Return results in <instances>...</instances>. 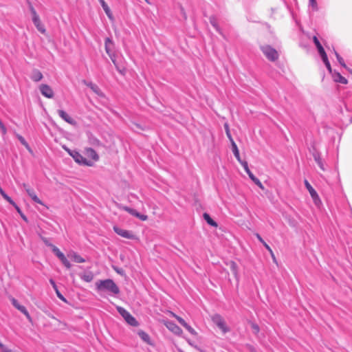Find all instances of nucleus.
Here are the masks:
<instances>
[{"instance_id":"obj_1","label":"nucleus","mask_w":352,"mask_h":352,"mask_svg":"<svg viewBox=\"0 0 352 352\" xmlns=\"http://www.w3.org/2000/svg\"><path fill=\"white\" fill-rule=\"evenodd\" d=\"M98 292H107L110 295H118L120 293L118 286L112 279L99 280L96 283Z\"/></svg>"},{"instance_id":"obj_2","label":"nucleus","mask_w":352,"mask_h":352,"mask_svg":"<svg viewBox=\"0 0 352 352\" xmlns=\"http://www.w3.org/2000/svg\"><path fill=\"white\" fill-rule=\"evenodd\" d=\"M117 311L129 325L132 327L138 326L139 323L137 320L124 308L117 307Z\"/></svg>"},{"instance_id":"obj_3","label":"nucleus","mask_w":352,"mask_h":352,"mask_svg":"<svg viewBox=\"0 0 352 352\" xmlns=\"http://www.w3.org/2000/svg\"><path fill=\"white\" fill-rule=\"evenodd\" d=\"M261 50L265 57L270 61H275L278 58V52L269 45L261 46Z\"/></svg>"},{"instance_id":"obj_4","label":"nucleus","mask_w":352,"mask_h":352,"mask_svg":"<svg viewBox=\"0 0 352 352\" xmlns=\"http://www.w3.org/2000/svg\"><path fill=\"white\" fill-rule=\"evenodd\" d=\"M70 156L72 157L74 161L80 165L92 166L94 164L93 162L87 160L77 151H73L72 153H70Z\"/></svg>"},{"instance_id":"obj_5","label":"nucleus","mask_w":352,"mask_h":352,"mask_svg":"<svg viewBox=\"0 0 352 352\" xmlns=\"http://www.w3.org/2000/svg\"><path fill=\"white\" fill-rule=\"evenodd\" d=\"M241 164L243 167L246 173L248 175L249 177L254 182V183L260 188L263 189L264 187L261 181L257 177H256L250 170L248 162L246 161L241 162Z\"/></svg>"},{"instance_id":"obj_6","label":"nucleus","mask_w":352,"mask_h":352,"mask_svg":"<svg viewBox=\"0 0 352 352\" xmlns=\"http://www.w3.org/2000/svg\"><path fill=\"white\" fill-rule=\"evenodd\" d=\"M113 229V231L117 234H118L119 236H120L123 238L128 239H136L135 235L131 231L122 229L117 226H114Z\"/></svg>"},{"instance_id":"obj_7","label":"nucleus","mask_w":352,"mask_h":352,"mask_svg":"<svg viewBox=\"0 0 352 352\" xmlns=\"http://www.w3.org/2000/svg\"><path fill=\"white\" fill-rule=\"evenodd\" d=\"M171 314L174 318L177 319L179 323L181 325H182L190 334L193 336H196L197 334L196 331L192 327H191L188 323H186V321L182 318L173 312L171 313Z\"/></svg>"},{"instance_id":"obj_8","label":"nucleus","mask_w":352,"mask_h":352,"mask_svg":"<svg viewBox=\"0 0 352 352\" xmlns=\"http://www.w3.org/2000/svg\"><path fill=\"white\" fill-rule=\"evenodd\" d=\"M39 90L43 96L47 98H52L54 97V91L52 89L46 84H41L39 87Z\"/></svg>"},{"instance_id":"obj_9","label":"nucleus","mask_w":352,"mask_h":352,"mask_svg":"<svg viewBox=\"0 0 352 352\" xmlns=\"http://www.w3.org/2000/svg\"><path fill=\"white\" fill-rule=\"evenodd\" d=\"M58 116L68 124L75 126L76 125V121L72 118L69 114L62 109L57 111Z\"/></svg>"},{"instance_id":"obj_10","label":"nucleus","mask_w":352,"mask_h":352,"mask_svg":"<svg viewBox=\"0 0 352 352\" xmlns=\"http://www.w3.org/2000/svg\"><path fill=\"white\" fill-rule=\"evenodd\" d=\"M82 83L85 85L87 87H89L95 94H96L98 96H102V93L99 88V87L93 83L92 82H88L85 80H82Z\"/></svg>"},{"instance_id":"obj_11","label":"nucleus","mask_w":352,"mask_h":352,"mask_svg":"<svg viewBox=\"0 0 352 352\" xmlns=\"http://www.w3.org/2000/svg\"><path fill=\"white\" fill-rule=\"evenodd\" d=\"M331 74L335 82L344 85L347 84V80L344 77H343L339 72L334 71Z\"/></svg>"},{"instance_id":"obj_12","label":"nucleus","mask_w":352,"mask_h":352,"mask_svg":"<svg viewBox=\"0 0 352 352\" xmlns=\"http://www.w3.org/2000/svg\"><path fill=\"white\" fill-rule=\"evenodd\" d=\"M98 1L100 3L102 9L104 10V11L105 14H107V16H108V18L110 20H113V14L111 11V9L109 8V7L107 4V3L104 1V0H98Z\"/></svg>"},{"instance_id":"obj_13","label":"nucleus","mask_w":352,"mask_h":352,"mask_svg":"<svg viewBox=\"0 0 352 352\" xmlns=\"http://www.w3.org/2000/svg\"><path fill=\"white\" fill-rule=\"evenodd\" d=\"M43 76L42 73L37 69H34L30 74V78L34 82H38L42 80Z\"/></svg>"},{"instance_id":"obj_14","label":"nucleus","mask_w":352,"mask_h":352,"mask_svg":"<svg viewBox=\"0 0 352 352\" xmlns=\"http://www.w3.org/2000/svg\"><path fill=\"white\" fill-rule=\"evenodd\" d=\"M104 48L107 54H109L111 52H114V43L113 41L109 37L105 38Z\"/></svg>"},{"instance_id":"obj_15","label":"nucleus","mask_w":352,"mask_h":352,"mask_svg":"<svg viewBox=\"0 0 352 352\" xmlns=\"http://www.w3.org/2000/svg\"><path fill=\"white\" fill-rule=\"evenodd\" d=\"M313 157L320 168L322 170H325L324 165L323 161L321 158L320 153L318 151H315L313 153Z\"/></svg>"},{"instance_id":"obj_16","label":"nucleus","mask_w":352,"mask_h":352,"mask_svg":"<svg viewBox=\"0 0 352 352\" xmlns=\"http://www.w3.org/2000/svg\"><path fill=\"white\" fill-rule=\"evenodd\" d=\"M167 327L168 328L169 330H170L172 332H173L177 336H180L183 333L182 329L178 325L173 322H169L168 324L167 325Z\"/></svg>"},{"instance_id":"obj_17","label":"nucleus","mask_w":352,"mask_h":352,"mask_svg":"<svg viewBox=\"0 0 352 352\" xmlns=\"http://www.w3.org/2000/svg\"><path fill=\"white\" fill-rule=\"evenodd\" d=\"M80 278L87 283H90L93 280L94 275L91 272H87L85 273L79 274Z\"/></svg>"},{"instance_id":"obj_18","label":"nucleus","mask_w":352,"mask_h":352,"mask_svg":"<svg viewBox=\"0 0 352 352\" xmlns=\"http://www.w3.org/2000/svg\"><path fill=\"white\" fill-rule=\"evenodd\" d=\"M26 192L34 202L43 205L41 200L37 197L32 188H28V189H26Z\"/></svg>"},{"instance_id":"obj_19","label":"nucleus","mask_w":352,"mask_h":352,"mask_svg":"<svg viewBox=\"0 0 352 352\" xmlns=\"http://www.w3.org/2000/svg\"><path fill=\"white\" fill-rule=\"evenodd\" d=\"M32 21H33L34 25L36 26V28L40 32H41V33L45 32V27L42 24L39 16L38 17L36 16L35 19H32Z\"/></svg>"},{"instance_id":"obj_20","label":"nucleus","mask_w":352,"mask_h":352,"mask_svg":"<svg viewBox=\"0 0 352 352\" xmlns=\"http://www.w3.org/2000/svg\"><path fill=\"white\" fill-rule=\"evenodd\" d=\"M209 21H210V24L216 30V31L217 32H219L220 34L223 35L221 29L220 28V27L218 25L217 17L214 15L210 16L209 18Z\"/></svg>"},{"instance_id":"obj_21","label":"nucleus","mask_w":352,"mask_h":352,"mask_svg":"<svg viewBox=\"0 0 352 352\" xmlns=\"http://www.w3.org/2000/svg\"><path fill=\"white\" fill-rule=\"evenodd\" d=\"M86 155L88 157L92 159L94 161H98L99 160V156L96 151L91 148H86Z\"/></svg>"},{"instance_id":"obj_22","label":"nucleus","mask_w":352,"mask_h":352,"mask_svg":"<svg viewBox=\"0 0 352 352\" xmlns=\"http://www.w3.org/2000/svg\"><path fill=\"white\" fill-rule=\"evenodd\" d=\"M231 146H232V150L233 154H234V157L236 158V160L240 163H241V162H243V160H241L239 151L238 147H237L236 143L234 142V141L231 142Z\"/></svg>"},{"instance_id":"obj_23","label":"nucleus","mask_w":352,"mask_h":352,"mask_svg":"<svg viewBox=\"0 0 352 352\" xmlns=\"http://www.w3.org/2000/svg\"><path fill=\"white\" fill-rule=\"evenodd\" d=\"M71 258L73 261L78 263H82L85 262V259L83 258L81 256H80L76 252H72L70 255Z\"/></svg>"},{"instance_id":"obj_24","label":"nucleus","mask_w":352,"mask_h":352,"mask_svg":"<svg viewBox=\"0 0 352 352\" xmlns=\"http://www.w3.org/2000/svg\"><path fill=\"white\" fill-rule=\"evenodd\" d=\"M203 217H204V219L206 220V221L211 226H213V227H217V223L215 221H214L211 217L210 216L205 212L203 214Z\"/></svg>"},{"instance_id":"obj_25","label":"nucleus","mask_w":352,"mask_h":352,"mask_svg":"<svg viewBox=\"0 0 352 352\" xmlns=\"http://www.w3.org/2000/svg\"><path fill=\"white\" fill-rule=\"evenodd\" d=\"M138 336L140 338L145 342L149 344L150 343V336L148 333H146L144 331H138Z\"/></svg>"},{"instance_id":"obj_26","label":"nucleus","mask_w":352,"mask_h":352,"mask_svg":"<svg viewBox=\"0 0 352 352\" xmlns=\"http://www.w3.org/2000/svg\"><path fill=\"white\" fill-rule=\"evenodd\" d=\"M230 268L232 271V272L233 273V274L234 275L235 278L236 279H238V267H237V265L236 263L234 262V261H230Z\"/></svg>"},{"instance_id":"obj_27","label":"nucleus","mask_w":352,"mask_h":352,"mask_svg":"<svg viewBox=\"0 0 352 352\" xmlns=\"http://www.w3.org/2000/svg\"><path fill=\"white\" fill-rule=\"evenodd\" d=\"M118 208L122 210H124L127 212H129L130 214L133 215V216H135V214L136 213L137 210L133 209V208H129L128 206H123L122 204H119L118 205Z\"/></svg>"},{"instance_id":"obj_28","label":"nucleus","mask_w":352,"mask_h":352,"mask_svg":"<svg viewBox=\"0 0 352 352\" xmlns=\"http://www.w3.org/2000/svg\"><path fill=\"white\" fill-rule=\"evenodd\" d=\"M219 329H220L223 333H226L228 331H230L229 327H227L226 323L225 320H223L221 322H219V324H217Z\"/></svg>"},{"instance_id":"obj_29","label":"nucleus","mask_w":352,"mask_h":352,"mask_svg":"<svg viewBox=\"0 0 352 352\" xmlns=\"http://www.w3.org/2000/svg\"><path fill=\"white\" fill-rule=\"evenodd\" d=\"M16 138L17 139L19 140V142L23 145L25 146V147L30 151L31 152L32 150H31V148L30 146H29L28 143L27 142V141L25 140V138L19 135V134H16Z\"/></svg>"},{"instance_id":"obj_30","label":"nucleus","mask_w":352,"mask_h":352,"mask_svg":"<svg viewBox=\"0 0 352 352\" xmlns=\"http://www.w3.org/2000/svg\"><path fill=\"white\" fill-rule=\"evenodd\" d=\"M0 194L2 195V197L7 201H8L10 204L12 205H15V202L12 199V198L10 197H9L6 192L5 191L1 188H0Z\"/></svg>"},{"instance_id":"obj_31","label":"nucleus","mask_w":352,"mask_h":352,"mask_svg":"<svg viewBox=\"0 0 352 352\" xmlns=\"http://www.w3.org/2000/svg\"><path fill=\"white\" fill-rule=\"evenodd\" d=\"M334 54L336 55V57L338 63L340 64V65L342 67H343L344 68H345L346 69H349V67L345 64L343 58L340 56V55L336 50H334Z\"/></svg>"},{"instance_id":"obj_32","label":"nucleus","mask_w":352,"mask_h":352,"mask_svg":"<svg viewBox=\"0 0 352 352\" xmlns=\"http://www.w3.org/2000/svg\"><path fill=\"white\" fill-rule=\"evenodd\" d=\"M313 41H314V44L316 45V46L319 53L324 51L323 47L322 46V45L320 43V41H319L318 38H317V36H314L313 37Z\"/></svg>"},{"instance_id":"obj_33","label":"nucleus","mask_w":352,"mask_h":352,"mask_svg":"<svg viewBox=\"0 0 352 352\" xmlns=\"http://www.w3.org/2000/svg\"><path fill=\"white\" fill-rule=\"evenodd\" d=\"M211 319H212V321L217 325V324H219V322H222L223 320H224L223 318L218 314H214L212 317H211Z\"/></svg>"},{"instance_id":"obj_34","label":"nucleus","mask_w":352,"mask_h":352,"mask_svg":"<svg viewBox=\"0 0 352 352\" xmlns=\"http://www.w3.org/2000/svg\"><path fill=\"white\" fill-rule=\"evenodd\" d=\"M52 252L54 254L60 259L63 257L64 254L60 251V250L55 245H52Z\"/></svg>"},{"instance_id":"obj_35","label":"nucleus","mask_w":352,"mask_h":352,"mask_svg":"<svg viewBox=\"0 0 352 352\" xmlns=\"http://www.w3.org/2000/svg\"><path fill=\"white\" fill-rule=\"evenodd\" d=\"M224 129H225V131H226V135H227L228 138L229 139L230 143L234 142V140H233V138L232 137V135H231V133H230V131L229 124L228 123H225L224 124Z\"/></svg>"},{"instance_id":"obj_36","label":"nucleus","mask_w":352,"mask_h":352,"mask_svg":"<svg viewBox=\"0 0 352 352\" xmlns=\"http://www.w3.org/2000/svg\"><path fill=\"white\" fill-rule=\"evenodd\" d=\"M89 143L93 146H99L100 144V140L94 136L89 137Z\"/></svg>"},{"instance_id":"obj_37","label":"nucleus","mask_w":352,"mask_h":352,"mask_svg":"<svg viewBox=\"0 0 352 352\" xmlns=\"http://www.w3.org/2000/svg\"><path fill=\"white\" fill-rule=\"evenodd\" d=\"M60 261L67 269H69L72 267L71 263H69V261L67 260L65 255L63 256V257L60 258Z\"/></svg>"},{"instance_id":"obj_38","label":"nucleus","mask_w":352,"mask_h":352,"mask_svg":"<svg viewBox=\"0 0 352 352\" xmlns=\"http://www.w3.org/2000/svg\"><path fill=\"white\" fill-rule=\"evenodd\" d=\"M304 184H305L306 188L309 191V194H313V192L314 191H316L315 189L311 186V185L309 184V182L307 179H305L304 181Z\"/></svg>"},{"instance_id":"obj_39","label":"nucleus","mask_w":352,"mask_h":352,"mask_svg":"<svg viewBox=\"0 0 352 352\" xmlns=\"http://www.w3.org/2000/svg\"><path fill=\"white\" fill-rule=\"evenodd\" d=\"M112 268L118 274H120V275H121L122 276L126 275L125 272H124V270L122 268L118 267L115 266V265H112Z\"/></svg>"},{"instance_id":"obj_40","label":"nucleus","mask_w":352,"mask_h":352,"mask_svg":"<svg viewBox=\"0 0 352 352\" xmlns=\"http://www.w3.org/2000/svg\"><path fill=\"white\" fill-rule=\"evenodd\" d=\"M107 54L109 55V58H111V60L113 62V63L114 64V65L118 69V65H117V63H116L115 52H110L109 54Z\"/></svg>"},{"instance_id":"obj_41","label":"nucleus","mask_w":352,"mask_h":352,"mask_svg":"<svg viewBox=\"0 0 352 352\" xmlns=\"http://www.w3.org/2000/svg\"><path fill=\"white\" fill-rule=\"evenodd\" d=\"M251 327L253 330V333L255 334V335H257L260 331V328L258 327V325L256 323H254V322H252L251 323Z\"/></svg>"},{"instance_id":"obj_42","label":"nucleus","mask_w":352,"mask_h":352,"mask_svg":"<svg viewBox=\"0 0 352 352\" xmlns=\"http://www.w3.org/2000/svg\"><path fill=\"white\" fill-rule=\"evenodd\" d=\"M309 6L312 8V9L315 11H318V7L316 0H309Z\"/></svg>"},{"instance_id":"obj_43","label":"nucleus","mask_w":352,"mask_h":352,"mask_svg":"<svg viewBox=\"0 0 352 352\" xmlns=\"http://www.w3.org/2000/svg\"><path fill=\"white\" fill-rule=\"evenodd\" d=\"M319 54H320L321 58H322L323 63H324V65H326V63H327V62H329L325 51H323Z\"/></svg>"},{"instance_id":"obj_44","label":"nucleus","mask_w":352,"mask_h":352,"mask_svg":"<svg viewBox=\"0 0 352 352\" xmlns=\"http://www.w3.org/2000/svg\"><path fill=\"white\" fill-rule=\"evenodd\" d=\"M319 54H320L321 58H322L323 63H324V65H326V63H327V62H329L325 51H323Z\"/></svg>"},{"instance_id":"obj_45","label":"nucleus","mask_w":352,"mask_h":352,"mask_svg":"<svg viewBox=\"0 0 352 352\" xmlns=\"http://www.w3.org/2000/svg\"><path fill=\"white\" fill-rule=\"evenodd\" d=\"M30 10L31 12L32 19H35L36 16L38 17V15L37 14L35 9L34 8V7L32 6V5L31 3H30Z\"/></svg>"},{"instance_id":"obj_46","label":"nucleus","mask_w":352,"mask_h":352,"mask_svg":"<svg viewBox=\"0 0 352 352\" xmlns=\"http://www.w3.org/2000/svg\"><path fill=\"white\" fill-rule=\"evenodd\" d=\"M263 246L267 249V250L270 253L274 260H275V257L274 255V252L272 250V248L264 241V243H262Z\"/></svg>"},{"instance_id":"obj_47","label":"nucleus","mask_w":352,"mask_h":352,"mask_svg":"<svg viewBox=\"0 0 352 352\" xmlns=\"http://www.w3.org/2000/svg\"><path fill=\"white\" fill-rule=\"evenodd\" d=\"M313 201L317 207H320L322 205V201L319 196H318L316 198L313 199Z\"/></svg>"},{"instance_id":"obj_48","label":"nucleus","mask_w":352,"mask_h":352,"mask_svg":"<svg viewBox=\"0 0 352 352\" xmlns=\"http://www.w3.org/2000/svg\"><path fill=\"white\" fill-rule=\"evenodd\" d=\"M55 292H56V294L59 299H60L61 300H63L64 302H67L65 298L60 294V292L58 291V289H56V291H55Z\"/></svg>"},{"instance_id":"obj_49","label":"nucleus","mask_w":352,"mask_h":352,"mask_svg":"<svg viewBox=\"0 0 352 352\" xmlns=\"http://www.w3.org/2000/svg\"><path fill=\"white\" fill-rule=\"evenodd\" d=\"M21 313H23L26 316L29 321L32 320V318L26 308L23 309V311Z\"/></svg>"},{"instance_id":"obj_50","label":"nucleus","mask_w":352,"mask_h":352,"mask_svg":"<svg viewBox=\"0 0 352 352\" xmlns=\"http://www.w3.org/2000/svg\"><path fill=\"white\" fill-rule=\"evenodd\" d=\"M11 302H12V305H13L16 309H17V307H19V306H20V305H21L15 298H12V300H11Z\"/></svg>"},{"instance_id":"obj_51","label":"nucleus","mask_w":352,"mask_h":352,"mask_svg":"<svg viewBox=\"0 0 352 352\" xmlns=\"http://www.w3.org/2000/svg\"><path fill=\"white\" fill-rule=\"evenodd\" d=\"M50 283L52 285V286L53 287L55 291H56V289H58V287H57V285H56L55 281L53 279H50Z\"/></svg>"},{"instance_id":"obj_52","label":"nucleus","mask_w":352,"mask_h":352,"mask_svg":"<svg viewBox=\"0 0 352 352\" xmlns=\"http://www.w3.org/2000/svg\"><path fill=\"white\" fill-rule=\"evenodd\" d=\"M0 129H1L3 134L6 133L7 129H6V126H4V124H3V122H1V124H0Z\"/></svg>"},{"instance_id":"obj_53","label":"nucleus","mask_w":352,"mask_h":352,"mask_svg":"<svg viewBox=\"0 0 352 352\" xmlns=\"http://www.w3.org/2000/svg\"><path fill=\"white\" fill-rule=\"evenodd\" d=\"M255 236L257 238V239L261 243H264V240L263 239V238L261 237V236L258 234V233H256L255 234Z\"/></svg>"},{"instance_id":"obj_54","label":"nucleus","mask_w":352,"mask_h":352,"mask_svg":"<svg viewBox=\"0 0 352 352\" xmlns=\"http://www.w3.org/2000/svg\"><path fill=\"white\" fill-rule=\"evenodd\" d=\"M327 69H328V71L332 74L333 72L332 71V69H331V64L329 62H327V63H326L325 65Z\"/></svg>"},{"instance_id":"obj_55","label":"nucleus","mask_w":352,"mask_h":352,"mask_svg":"<svg viewBox=\"0 0 352 352\" xmlns=\"http://www.w3.org/2000/svg\"><path fill=\"white\" fill-rule=\"evenodd\" d=\"M148 217L145 214H140L139 219L142 221H146Z\"/></svg>"},{"instance_id":"obj_56","label":"nucleus","mask_w":352,"mask_h":352,"mask_svg":"<svg viewBox=\"0 0 352 352\" xmlns=\"http://www.w3.org/2000/svg\"><path fill=\"white\" fill-rule=\"evenodd\" d=\"M63 148L68 153V154L70 155V153H72L73 151H75L76 150H71L69 148H68L66 146H63Z\"/></svg>"},{"instance_id":"obj_57","label":"nucleus","mask_w":352,"mask_h":352,"mask_svg":"<svg viewBox=\"0 0 352 352\" xmlns=\"http://www.w3.org/2000/svg\"><path fill=\"white\" fill-rule=\"evenodd\" d=\"M310 195H311V197L312 198V199H314V198H316L318 196V195L316 191H314L313 192V194H310Z\"/></svg>"},{"instance_id":"obj_58","label":"nucleus","mask_w":352,"mask_h":352,"mask_svg":"<svg viewBox=\"0 0 352 352\" xmlns=\"http://www.w3.org/2000/svg\"><path fill=\"white\" fill-rule=\"evenodd\" d=\"M43 242L47 246L52 247V245H53L52 243H49L48 241L46 239H43Z\"/></svg>"},{"instance_id":"obj_59","label":"nucleus","mask_w":352,"mask_h":352,"mask_svg":"<svg viewBox=\"0 0 352 352\" xmlns=\"http://www.w3.org/2000/svg\"><path fill=\"white\" fill-rule=\"evenodd\" d=\"M25 307L23 306V305H20L19 306V307H17V309L19 311H20L21 312H22L23 311V309H25Z\"/></svg>"},{"instance_id":"obj_60","label":"nucleus","mask_w":352,"mask_h":352,"mask_svg":"<svg viewBox=\"0 0 352 352\" xmlns=\"http://www.w3.org/2000/svg\"><path fill=\"white\" fill-rule=\"evenodd\" d=\"M14 206V208L16 209L17 212H19V213H21V210L19 208V207L15 204V205H13Z\"/></svg>"},{"instance_id":"obj_61","label":"nucleus","mask_w":352,"mask_h":352,"mask_svg":"<svg viewBox=\"0 0 352 352\" xmlns=\"http://www.w3.org/2000/svg\"><path fill=\"white\" fill-rule=\"evenodd\" d=\"M140 215V212H138L137 211V212H136V213L135 214V216H134V217H137V218H138V219H139Z\"/></svg>"},{"instance_id":"obj_62","label":"nucleus","mask_w":352,"mask_h":352,"mask_svg":"<svg viewBox=\"0 0 352 352\" xmlns=\"http://www.w3.org/2000/svg\"><path fill=\"white\" fill-rule=\"evenodd\" d=\"M23 187L25 188V190H26V189H28V188H30L28 184H23Z\"/></svg>"},{"instance_id":"obj_63","label":"nucleus","mask_w":352,"mask_h":352,"mask_svg":"<svg viewBox=\"0 0 352 352\" xmlns=\"http://www.w3.org/2000/svg\"><path fill=\"white\" fill-rule=\"evenodd\" d=\"M21 217H22V218H23L25 221H27V218L25 217V216H24V215H23V214H21Z\"/></svg>"},{"instance_id":"obj_64","label":"nucleus","mask_w":352,"mask_h":352,"mask_svg":"<svg viewBox=\"0 0 352 352\" xmlns=\"http://www.w3.org/2000/svg\"><path fill=\"white\" fill-rule=\"evenodd\" d=\"M349 72H350L351 74H352V69L349 68V69H346Z\"/></svg>"}]
</instances>
